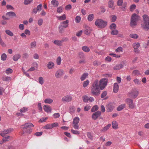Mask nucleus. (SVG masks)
I'll return each mask as SVG.
<instances>
[{
	"instance_id": "obj_43",
	"label": "nucleus",
	"mask_w": 149,
	"mask_h": 149,
	"mask_svg": "<svg viewBox=\"0 0 149 149\" xmlns=\"http://www.w3.org/2000/svg\"><path fill=\"white\" fill-rule=\"evenodd\" d=\"M53 102V100L52 99H46L44 101V102L45 103L48 104L52 103Z\"/></svg>"
},
{
	"instance_id": "obj_1",
	"label": "nucleus",
	"mask_w": 149,
	"mask_h": 149,
	"mask_svg": "<svg viewBox=\"0 0 149 149\" xmlns=\"http://www.w3.org/2000/svg\"><path fill=\"white\" fill-rule=\"evenodd\" d=\"M107 83L108 79L105 78L101 79L99 81L97 79L95 80L92 86V93H98L100 90H104L107 86Z\"/></svg>"
},
{
	"instance_id": "obj_2",
	"label": "nucleus",
	"mask_w": 149,
	"mask_h": 149,
	"mask_svg": "<svg viewBox=\"0 0 149 149\" xmlns=\"http://www.w3.org/2000/svg\"><path fill=\"white\" fill-rule=\"evenodd\" d=\"M143 21L141 24L142 28L145 31H147L149 30V17L146 15H144L143 16Z\"/></svg>"
},
{
	"instance_id": "obj_44",
	"label": "nucleus",
	"mask_w": 149,
	"mask_h": 149,
	"mask_svg": "<svg viewBox=\"0 0 149 149\" xmlns=\"http://www.w3.org/2000/svg\"><path fill=\"white\" fill-rule=\"evenodd\" d=\"M11 78L9 77H5L3 78V80L5 81H9L11 80Z\"/></svg>"
},
{
	"instance_id": "obj_35",
	"label": "nucleus",
	"mask_w": 149,
	"mask_h": 149,
	"mask_svg": "<svg viewBox=\"0 0 149 149\" xmlns=\"http://www.w3.org/2000/svg\"><path fill=\"white\" fill-rule=\"evenodd\" d=\"M140 73L139 70H135L132 72V74L134 76H138L140 74Z\"/></svg>"
},
{
	"instance_id": "obj_42",
	"label": "nucleus",
	"mask_w": 149,
	"mask_h": 149,
	"mask_svg": "<svg viewBox=\"0 0 149 149\" xmlns=\"http://www.w3.org/2000/svg\"><path fill=\"white\" fill-rule=\"evenodd\" d=\"M82 99L84 102H87L88 101L89 97L86 95H84L82 97Z\"/></svg>"
},
{
	"instance_id": "obj_41",
	"label": "nucleus",
	"mask_w": 149,
	"mask_h": 149,
	"mask_svg": "<svg viewBox=\"0 0 149 149\" xmlns=\"http://www.w3.org/2000/svg\"><path fill=\"white\" fill-rule=\"evenodd\" d=\"M61 58L60 56L58 57L56 59V62L57 64L58 65H60L61 63Z\"/></svg>"
},
{
	"instance_id": "obj_56",
	"label": "nucleus",
	"mask_w": 149,
	"mask_h": 149,
	"mask_svg": "<svg viewBox=\"0 0 149 149\" xmlns=\"http://www.w3.org/2000/svg\"><path fill=\"white\" fill-rule=\"evenodd\" d=\"M31 47L32 48H35L36 46V42H32L31 44Z\"/></svg>"
},
{
	"instance_id": "obj_49",
	"label": "nucleus",
	"mask_w": 149,
	"mask_h": 149,
	"mask_svg": "<svg viewBox=\"0 0 149 149\" xmlns=\"http://www.w3.org/2000/svg\"><path fill=\"white\" fill-rule=\"evenodd\" d=\"M116 27V24L114 23L112 24L110 26V29L111 30L115 29Z\"/></svg>"
},
{
	"instance_id": "obj_33",
	"label": "nucleus",
	"mask_w": 149,
	"mask_h": 149,
	"mask_svg": "<svg viewBox=\"0 0 149 149\" xmlns=\"http://www.w3.org/2000/svg\"><path fill=\"white\" fill-rule=\"evenodd\" d=\"M5 32L6 34L10 36H13V33L9 30H6L5 31Z\"/></svg>"
},
{
	"instance_id": "obj_32",
	"label": "nucleus",
	"mask_w": 149,
	"mask_h": 149,
	"mask_svg": "<svg viewBox=\"0 0 149 149\" xmlns=\"http://www.w3.org/2000/svg\"><path fill=\"white\" fill-rule=\"evenodd\" d=\"M89 81L87 80L86 81H84L83 84V86L84 88L87 87L89 84Z\"/></svg>"
},
{
	"instance_id": "obj_14",
	"label": "nucleus",
	"mask_w": 149,
	"mask_h": 149,
	"mask_svg": "<svg viewBox=\"0 0 149 149\" xmlns=\"http://www.w3.org/2000/svg\"><path fill=\"white\" fill-rule=\"evenodd\" d=\"M119 89V85L116 83H115L113 85V91L114 93H117L118 92Z\"/></svg>"
},
{
	"instance_id": "obj_62",
	"label": "nucleus",
	"mask_w": 149,
	"mask_h": 149,
	"mask_svg": "<svg viewBox=\"0 0 149 149\" xmlns=\"http://www.w3.org/2000/svg\"><path fill=\"white\" fill-rule=\"evenodd\" d=\"M134 82L136 84H139L140 83V81L139 79H136L134 80Z\"/></svg>"
},
{
	"instance_id": "obj_30",
	"label": "nucleus",
	"mask_w": 149,
	"mask_h": 149,
	"mask_svg": "<svg viewBox=\"0 0 149 149\" xmlns=\"http://www.w3.org/2000/svg\"><path fill=\"white\" fill-rule=\"evenodd\" d=\"M58 19L60 20H65L66 18V16L65 14L61 16L57 17Z\"/></svg>"
},
{
	"instance_id": "obj_36",
	"label": "nucleus",
	"mask_w": 149,
	"mask_h": 149,
	"mask_svg": "<svg viewBox=\"0 0 149 149\" xmlns=\"http://www.w3.org/2000/svg\"><path fill=\"white\" fill-rule=\"evenodd\" d=\"M6 15H8L9 16H15L16 14L14 12H10L7 13Z\"/></svg>"
},
{
	"instance_id": "obj_40",
	"label": "nucleus",
	"mask_w": 149,
	"mask_h": 149,
	"mask_svg": "<svg viewBox=\"0 0 149 149\" xmlns=\"http://www.w3.org/2000/svg\"><path fill=\"white\" fill-rule=\"evenodd\" d=\"M140 46L139 43H134L133 44V47L134 49H138Z\"/></svg>"
},
{
	"instance_id": "obj_10",
	"label": "nucleus",
	"mask_w": 149,
	"mask_h": 149,
	"mask_svg": "<svg viewBox=\"0 0 149 149\" xmlns=\"http://www.w3.org/2000/svg\"><path fill=\"white\" fill-rule=\"evenodd\" d=\"M34 125L31 123H27L21 126V128L23 129L32 127H34Z\"/></svg>"
},
{
	"instance_id": "obj_57",
	"label": "nucleus",
	"mask_w": 149,
	"mask_h": 149,
	"mask_svg": "<svg viewBox=\"0 0 149 149\" xmlns=\"http://www.w3.org/2000/svg\"><path fill=\"white\" fill-rule=\"evenodd\" d=\"M130 96L132 98H135L138 95V94H131Z\"/></svg>"
},
{
	"instance_id": "obj_26",
	"label": "nucleus",
	"mask_w": 149,
	"mask_h": 149,
	"mask_svg": "<svg viewBox=\"0 0 149 149\" xmlns=\"http://www.w3.org/2000/svg\"><path fill=\"white\" fill-rule=\"evenodd\" d=\"M13 129L12 128H10L7 130H4L3 131V132H4V134H6L10 133L13 131Z\"/></svg>"
},
{
	"instance_id": "obj_38",
	"label": "nucleus",
	"mask_w": 149,
	"mask_h": 149,
	"mask_svg": "<svg viewBox=\"0 0 149 149\" xmlns=\"http://www.w3.org/2000/svg\"><path fill=\"white\" fill-rule=\"evenodd\" d=\"M38 82L41 85H42L44 82V79L42 77H40L38 78Z\"/></svg>"
},
{
	"instance_id": "obj_55",
	"label": "nucleus",
	"mask_w": 149,
	"mask_h": 149,
	"mask_svg": "<svg viewBox=\"0 0 149 149\" xmlns=\"http://www.w3.org/2000/svg\"><path fill=\"white\" fill-rule=\"evenodd\" d=\"M71 132L72 133L74 134H79V131L77 130H74L73 129H72L71 130Z\"/></svg>"
},
{
	"instance_id": "obj_63",
	"label": "nucleus",
	"mask_w": 149,
	"mask_h": 149,
	"mask_svg": "<svg viewBox=\"0 0 149 149\" xmlns=\"http://www.w3.org/2000/svg\"><path fill=\"white\" fill-rule=\"evenodd\" d=\"M53 116L54 118H56L59 117L60 115L59 113H55L54 114Z\"/></svg>"
},
{
	"instance_id": "obj_15",
	"label": "nucleus",
	"mask_w": 149,
	"mask_h": 149,
	"mask_svg": "<svg viewBox=\"0 0 149 149\" xmlns=\"http://www.w3.org/2000/svg\"><path fill=\"white\" fill-rule=\"evenodd\" d=\"M111 126V124H109L107 125L106 126L104 127L101 130V132H104L106 131L108 129H109L110 127Z\"/></svg>"
},
{
	"instance_id": "obj_25",
	"label": "nucleus",
	"mask_w": 149,
	"mask_h": 149,
	"mask_svg": "<svg viewBox=\"0 0 149 149\" xmlns=\"http://www.w3.org/2000/svg\"><path fill=\"white\" fill-rule=\"evenodd\" d=\"M82 49L84 51L86 52H88L90 51V49L87 46H83Z\"/></svg>"
},
{
	"instance_id": "obj_16",
	"label": "nucleus",
	"mask_w": 149,
	"mask_h": 149,
	"mask_svg": "<svg viewBox=\"0 0 149 149\" xmlns=\"http://www.w3.org/2000/svg\"><path fill=\"white\" fill-rule=\"evenodd\" d=\"M43 109L46 112H51L52 110L51 107L49 106L45 105L43 107Z\"/></svg>"
},
{
	"instance_id": "obj_52",
	"label": "nucleus",
	"mask_w": 149,
	"mask_h": 149,
	"mask_svg": "<svg viewBox=\"0 0 149 149\" xmlns=\"http://www.w3.org/2000/svg\"><path fill=\"white\" fill-rule=\"evenodd\" d=\"M81 19V18L80 17L78 16H77L75 18V21L77 23L79 22L80 21Z\"/></svg>"
},
{
	"instance_id": "obj_24",
	"label": "nucleus",
	"mask_w": 149,
	"mask_h": 149,
	"mask_svg": "<svg viewBox=\"0 0 149 149\" xmlns=\"http://www.w3.org/2000/svg\"><path fill=\"white\" fill-rule=\"evenodd\" d=\"M125 107V104H123L119 105L117 108L118 111H120L123 109Z\"/></svg>"
},
{
	"instance_id": "obj_51",
	"label": "nucleus",
	"mask_w": 149,
	"mask_h": 149,
	"mask_svg": "<svg viewBox=\"0 0 149 149\" xmlns=\"http://www.w3.org/2000/svg\"><path fill=\"white\" fill-rule=\"evenodd\" d=\"M33 0H24V3L25 5H27L30 3Z\"/></svg>"
},
{
	"instance_id": "obj_61",
	"label": "nucleus",
	"mask_w": 149,
	"mask_h": 149,
	"mask_svg": "<svg viewBox=\"0 0 149 149\" xmlns=\"http://www.w3.org/2000/svg\"><path fill=\"white\" fill-rule=\"evenodd\" d=\"M42 132H38L35 133L34 135L37 136H39L42 135Z\"/></svg>"
},
{
	"instance_id": "obj_64",
	"label": "nucleus",
	"mask_w": 149,
	"mask_h": 149,
	"mask_svg": "<svg viewBox=\"0 0 149 149\" xmlns=\"http://www.w3.org/2000/svg\"><path fill=\"white\" fill-rule=\"evenodd\" d=\"M43 23V20L42 19H40L38 20V23L39 25L41 26Z\"/></svg>"
},
{
	"instance_id": "obj_13",
	"label": "nucleus",
	"mask_w": 149,
	"mask_h": 149,
	"mask_svg": "<svg viewBox=\"0 0 149 149\" xmlns=\"http://www.w3.org/2000/svg\"><path fill=\"white\" fill-rule=\"evenodd\" d=\"M47 66L49 69H53L54 67V64L53 62L50 61L48 63Z\"/></svg>"
},
{
	"instance_id": "obj_17",
	"label": "nucleus",
	"mask_w": 149,
	"mask_h": 149,
	"mask_svg": "<svg viewBox=\"0 0 149 149\" xmlns=\"http://www.w3.org/2000/svg\"><path fill=\"white\" fill-rule=\"evenodd\" d=\"M112 126L113 129H116L118 128V124L116 121H113L112 123Z\"/></svg>"
},
{
	"instance_id": "obj_37",
	"label": "nucleus",
	"mask_w": 149,
	"mask_h": 149,
	"mask_svg": "<svg viewBox=\"0 0 149 149\" xmlns=\"http://www.w3.org/2000/svg\"><path fill=\"white\" fill-rule=\"evenodd\" d=\"M101 62L98 61H95L93 62V64L94 66H97L101 65Z\"/></svg>"
},
{
	"instance_id": "obj_50",
	"label": "nucleus",
	"mask_w": 149,
	"mask_h": 149,
	"mask_svg": "<svg viewBox=\"0 0 149 149\" xmlns=\"http://www.w3.org/2000/svg\"><path fill=\"white\" fill-rule=\"evenodd\" d=\"M123 0H118L117 2V5L118 6H121L123 3Z\"/></svg>"
},
{
	"instance_id": "obj_47",
	"label": "nucleus",
	"mask_w": 149,
	"mask_h": 149,
	"mask_svg": "<svg viewBox=\"0 0 149 149\" xmlns=\"http://www.w3.org/2000/svg\"><path fill=\"white\" fill-rule=\"evenodd\" d=\"M136 6L135 4H132L130 6V10L131 11H133L136 8Z\"/></svg>"
},
{
	"instance_id": "obj_4",
	"label": "nucleus",
	"mask_w": 149,
	"mask_h": 149,
	"mask_svg": "<svg viewBox=\"0 0 149 149\" xmlns=\"http://www.w3.org/2000/svg\"><path fill=\"white\" fill-rule=\"evenodd\" d=\"M95 24L98 28L103 29L106 26L107 22L102 19H98L96 20Z\"/></svg>"
},
{
	"instance_id": "obj_31",
	"label": "nucleus",
	"mask_w": 149,
	"mask_h": 149,
	"mask_svg": "<svg viewBox=\"0 0 149 149\" xmlns=\"http://www.w3.org/2000/svg\"><path fill=\"white\" fill-rule=\"evenodd\" d=\"M99 109V107L97 105H95L92 108L91 111L92 112H94L97 110Z\"/></svg>"
},
{
	"instance_id": "obj_18",
	"label": "nucleus",
	"mask_w": 149,
	"mask_h": 149,
	"mask_svg": "<svg viewBox=\"0 0 149 149\" xmlns=\"http://www.w3.org/2000/svg\"><path fill=\"white\" fill-rule=\"evenodd\" d=\"M123 65L121 64L117 65L113 67V69L115 70H119L123 67Z\"/></svg>"
},
{
	"instance_id": "obj_3",
	"label": "nucleus",
	"mask_w": 149,
	"mask_h": 149,
	"mask_svg": "<svg viewBox=\"0 0 149 149\" xmlns=\"http://www.w3.org/2000/svg\"><path fill=\"white\" fill-rule=\"evenodd\" d=\"M139 16L135 13L133 14L131 17L130 24L132 27H134L136 25L137 22L139 20Z\"/></svg>"
},
{
	"instance_id": "obj_27",
	"label": "nucleus",
	"mask_w": 149,
	"mask_h": 149,
	"mask_svg": "<svg viewBox=\"0 0 149 149\" xmlns=\"http://www.w3.org/2000/svg\"><path fill=\"white\" fill-rule=\"evenodd\" d=\"M88 74L87 73H85L83 74L80 78L81 81L84 80L88 76Z\"/></svg>"
},
{
	"instance_id": "obj_20",
	"label": "nucleus",
	"mask_w": 149,
	"mask_h": 149,
	"mask_svg": "<svg viewBox=\"0 0 149 149\" xmlns=\"http://www.w3.org/2000/svg\"><path fill=\"white\" fill-rule=\"evenodd\" d=\"M109 7L110 8H111L113 9H114L113 7L114 2L113 0H109L108 2Z\"/></svg>"
},
{
	"instance_id": "obj_53",
	"label": "nucleus",
	"mask_w": 149,
	"mask_h": 149,
	"mask_svg": "<svg viewBox=\"0 0 149 149\" xmlns=\"http://www.w3.org/2000/svg\"><path fill=\"white\" fill-rule=\"evenodd\" d=\"M63 8L62 6H60L57 9V12L58 13H61L63 11Z\"/></svg>"
},
{
	"instance_id": "obj_34",
	"label": "nucleus",
	"mask_w": 149,
	"mask_h": 149,
	"mask_svg": "<svg viewBox=\"0 0 149 149\" xmlns=\"http://www.w3.org/2000/svg\"><path fill=\"white\" fill-rule=\"evenodd\" d=\"M51 124H47L44 127V128L46 129L49 130L52 129V126H51Z\"/></svg>"
},
{
	"instance_id": "obj_12",
	"label": "nucleus",
	"mask_w": 149,
	"mask_h": 149,
	"mask_svg": "<svg viewBox=\"0 0 149 149\" xmlns=\"http://www.w3.org/2000/svg\"><path fill=\"white\" fill-rule=\"evenodd\" d=\"M85 28V29L84 31L85 34L87 35L90 34L92 31V29L88 26H86Z\"/></svg>"
},
{
	"instance_id": "obj_11",
	"label": "nucleus",
	"mask_w": 149,
	"mask_h": 149,
	"mask_svg": "<svg viewBox=\"0 0 149 149\" xmlns=\"http://www.w3.org/2000/svg\"><path fill=\"white\" fill-rule=\"evenodd\" d=\"M72 100V97L71 96L69 95L64 96L62 98V101L63 102H69Z\"/></svg>"
},
{
	"instance_id": "obj_5",
	"label": "nucleus",
	"mask_w": 149,
	"mask_h": 149,
	"mask_svg": "<svg viewBox=\"0 0 149 149\" xmlns=\"http://www.w3.org/2000/svg\"><path fill=\"white\" fill-rule=\"evenodd\" d=\"M80 120L79 118L77 117H75L73 121V127L75 129H78L79 128L78 123Z\"/></svg>"
},
{
	"instance_id": "obj_60",
	"label": "nucleus",
	"mask_w": 149,
	"mask_h": 149,
	"mask_svg": "<svg viewBox=\"0 0 149 149\" xmlns=\"http://www.w3.org/2000/svg\"><path fill=\"white\" fill-rule=\"evenodd\" d=\"M91 108V107L88 105H87L86 106H85L84 108V110L85 111H88Z\"/></svg>"
},
{
	"instance_id": "obj_21",
	"label": "nucleus",
	"mask_w": 149,
	"mask_h": 149,
	"mask_svg": "<svg viewBox=\"0 0 149 149\" xmlns=\"http://www.w3.org/2000/svg\"><path fill=\"white\" fill-rule=\"evenodd\" d=\"M20 57V55L19 54H17L14 55L13 59L14 61H17Z\"/></svg>"
},
{
	"instance_id": "obj_22",
	"label": "nucleus",
	"mask_w": 149,
	"mask_h": 149,
	"mask_svg": "<svg viewBox=\"0 0 149 149\" xmlns=\"http://www.w3.org/2000/svg\"><path fill=\"white\" fill-rule=\"evenodd\" d=\"M94 18V16L93 14H89L88 15L87 19L88 21L91 22L92 21Z\"/></svg>"
},
{
	"instance_id": "obj_19",
	"label": "nucleus",
	"mask_w": 149,
	"mask_h": 149,
	"mask_svg": "<svg viewBox=\"0 0 149 149\" xmlns=\"http://www.w3.org/2000/svg\"><path fill=\"white\" fill-rule=\"evenodd\" d=\"M51 4L55 7H56L58 6L59 3L56 0H52L51 1Z\"/></svg>"
},
{
	"instance_id": "obj_58",
	"label": "nucleus",
	"mask_w": 149,
	"mask_h": 149,
	"mask_svg": "<svg viewBox=\"0 0 149 149\" xmlns=\"http://www.w3.org/2000/svg\"><path fill=\"white\" fill-rule=\"evenodd\" d=\"M65 28L62 25L60 26L59 27V32L62 33L63 30Z\"/></svg>"
},
{
	"instance_id": "obj_39",
	"label": "nucleus",
	"mask_w": 149,
	"mask_h": 149,
	"mask_svg": "<svg viewBox=\"0 0 149 149\" xmlns=\"http://www.w3.org/2000/svg\"><path fill=\"white\" fill-rule=\"evenodd\" d=\"M28 111V108L26 107H23L22 108L20 109V111L21 113H25Z\"/></svg>"
},
{
	"instance_id": "obj_7",
	"label": "nucleus",
	"mask_w": 149,
	"mask_h": 149,
	"mask_svg": "<svg viewBox=\"0 0 149 149\" xmlns=\"http://www.w3.org/2000/svg\"><path fill=\"white\" fill-rule=\"evenodd\" d=\"M125 102L128 105L130 108L133 109L135 107V105L133 103V101L132 100L127 98L125 100Z\"/></svg>"
},
{
	"instance_id": "obj_45",
	"label": "nucleus",
	"mask_w": 149,
	"mask_h": 149,
	"mask_svg": "<svg viewBox=\"0 0 149 149\" xmlns=\"http://www.w3.org/2000/svg\"><path fill=\"white\" fill-rule=\"evenodd\" d=\"M118 31L116 29L112 30V31L111 32V33L113 35H116L118 33Z\"/></svg>"
},
{
	"instance_id": "obj_54",
	"label": "nucleus",
	"mask_w": 149,
	"mask_h": 149,
	"mask_svg": "<svg viewBox=\"0 0 149 149\" xmlns=\"http://www.w3.org/2000/svg\"><path fill=\"white\" fill-rule=\"evenodd\" d=\"M12 70L10 68L7 69L6 71V72L7 74L11 73H12Z\"/></svg>"
},
{
	"instance_id": "obj_6",
	"label": "nucleus",
	"mask_w": 149,
	"mask_h": 149,
	"mask_svg": "<svg viewBox=\"0 0 149 149\" xmlns=\"http://www.w3.org/2000/svg\"><path fill=\"white\" fill-rule=\"evenodd\" d=\"M64 74V71L62 69H58L55 73V77L57 79L60 78L63 76Z\"/></svg>"
},
{
	"instance_id": "obj_8",
	"label": "nucleus",
	"mask_w": 149,
	"mask_h": 149,
	"mask_svg": "<svg viewBox=\"0 0 149 149\" xmlns=\"http://www.w3.org/2000/svg\"><path fill=\"white\" fill-rule=\"evenodd\" d=\"M114 107L113 104L112 103H109L106 106L107 112H111L113 110Z\"/></svg>"
},
{
	"instance_id": "obj_23",
	"label": "nucleus",
	"mask_w": 149,
	"mask_h": 149,
	"mask_svg": "<svg viewBox=\"0 0 149 149\" xmlns=\"http://www.w3.org/2000/svg\"><path fill=\"white\" fill-rule=\"evenodd\" d=\"M69 22V21L68 20H67L65 21L62 22L61 23V24L63 25H62L64 27L66 28H67L68 26V24Z\"/></svg>"
},
{
	"instance_id": "obj_29",
	"label": "nucleus",
	"mask_w": 149,
	"mask_h": 149,
	"mask_svg": "<svg viewBox=\"0 0 149 149\" xmlns=\"http://www.w3.org/2000/svg\"><path fill=\"white\" fill-rule=\"evenodd\" d=\"M130 37L132 38L137 39L138 38V35L136 33H132L130 35Z\"/></svg>"
},
{
	"instance_id": "obj_28",
	"label": "nucleus",
	"mask_w": 149,
	"mask_h": 149,
	"mask_svg": "<svg viewBox=\"0 0 149 149\" xmlns=\"http://www.w3.org/2000/svg\"><path fill=\"white\" fill-rule=\"evenodd\" d=\"M54 44L58 46H61L62 45L61 40H55L54 41Z\"/></svg>"
},
{
	"instance_id": "obj_59",
	"label": "nucleus",
	"mask_w": 149,
	"mask_h": 149,
	"mask_svg": "<svg viewBox=\"0 0 149 149\" xmlns=\"http://www.w3.org/2000/svg\"><path fill=\"white\" fill-rule=\"evenodd\" d=\"M72 8V6L70 4H69L67 5L65 8V9L66 10H69L71 9Z\"/></svg>"
},
{
	"instance_id": "obj_48",
	"label": "nucleus",
	"mask_w": 149,
	"mask_h": 149,
	"mask_svg": "<svg viewBox=\"0 0 149 149\" xmlns=\"http://www.w3.org/2000/svg\"><path fill=\"white\" fill-rule=\"evenodd\" d=\"M7 58V55L5 54H3L1 56V59L3 61L6 60Z\"/></svg>"
},
{
	"instance_id": "obj_9",
	"label": "nucleus",
	"mask_w": 149,
	"mask_h": 149,
	"mask_svg": "<svg viewBox=\"0 0 149 149\" xmlns=\"http://www.w3.org/2000/svg\"><path fill=\"white\" fill-rule=\"evenodd\" d=\"M101 114V112L99 111H97L93 113L92 116V118L94 120H96Z\"/></svg>"
},
{
	"instance_id": "obj_46",
	"label": "nucleus",
	"mask_w": 149,
	"mask_h": 149,
	"mask_svg": "<svg viewBox=\"0 0 149 149\" xmlns=\"http://www.w3.org/2000/svg\"><path fill=\"white\" fill-rule=\"evenodd\" d=\"M123 48L121 47H118L116 50L115 52H123Z\"/></svg>"
}]
</instances>
